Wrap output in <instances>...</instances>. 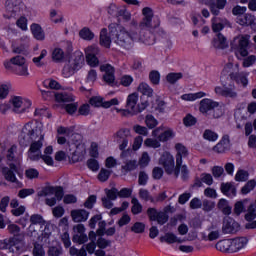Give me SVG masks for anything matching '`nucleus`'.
I'll list each match as a JSON object with an SVG mask.
<instances>
[{"instance_id": "obj_24", "label": "nucleus", "mask_w": 256, "mask_h": 256, "mask_svg": "<svg viewBox=\"0 0 256 256\" xmlns=\"http://www.w3.org/2000/svg\"><path fill=\"white\" fill-rule=\"evenodd\" d=\"M73 136V129L59 126L57 128V143L58 145H65L67 143V139Z\"/></svg>"}, {"instance_id": "obj_51", "label": "nucleus", "mask_w": 256, "mask_h": 256, "mask_svg": "<svg viewBox=\"0 0 256 256\" xmlns=\"http://www.w3.org/2000/svg\"><path fill=\"white\" fill-rule=\"evenodd\" d=\"M247 203H249V198L237 201L234 205V213L236 215H241V213H245V205H247Z\"/></svg>"}, {"instance_id": "obj_52", "label": "nucleus", "mask_w": 256, "mask_h": 256, "mask_svg": "<svg viewBox=\"0 0 256 256\" xmlns=\"http://www.w3.org/2000/svg\"><path fill=\"white\" fill-rule=\"evenodd\" d=\"M79 37L81 39H84V41H93V39L95 38V34L93 33V31H91V29L84 27L80 30Z\"/></svg>"}, {"instance_id": "obj_50", "label": "nucleus", "mask_w": 256, "mask_h": 256, "mask_svg": "<svg viewBox=\"0 0 256 256\" xmlns=\"http://www.w3.org/2000/svg\"><path fill=\"white\" fill-rule=\"evenodd\" d=\"M202 137H203V139H205V141H209L210 143H215V141H217L219 139V134H217V132H215L211 129H206L203 132Z\"/></svg>"}, {"instance_id": "obj_11", "label": "nucleus", "mask_w": 256, "mask_h": 256, "mask_svg": "<svg viewBox=\"0 0 256 256\" xmlns=\"http://www.w3.org/2000/svg\"><path fill=\"white\" fill-rule=\"evenodd\" d=\"M158 164H160L168 175H175L179 177V170L175 167V156L172 155L169 151H164L160 154L158 159Z\"/></svg>"}, {"instance_id": "obj_7", "label": "nucleus", "mask_w": 256, "mask_h": 256, "mask_svg": "<svg viewBox=\"0 0 256 256\" xmlns=\"http://www.w3.org/2000/svg\"><path fill=\"white\" fill-rule=\"evenodd\" d=\"M83 63H85V56L83 55V52H74L68 64H66L62 69V76L66 79H68V77H72V75H75V73L83 67Z\"/></svg>"}, {"instance_id": "obj_56", "label": "nucleus", "mask_w": 256, "mask_h": 256, "mask_svg": "<svg viewBox=\"0 0 256 256\" xmlns=\"http://www.w3.org/2000/svg\"><path fill=\"white\" fill-rule=\"evenodd\" d=\"M145 125L147 129H155L159 125V121L155 119V116L148 114L145 116Z\"/></svg>"}, {"instance_id": "obj_8", "label": "nucleus", "mask_w": 256, "mask_h": 256, "mask_svg": "<svg viewBox=\"0 0 256 256\" xmlns=\"http://www.w3.org/2000/svg\"><path fill=\"white\" fill-rule=\"evenodd\" d=\"M38 197H46V205L54 207L57 205V201L63 199V188L52 185L45 186L38 192Z\"/></svg>"}, {"instance_id": "obj_63", "label": "nucleus", "mask_w": 256, "mask_h": 256, "mask_svg": "<svg viewBox=\"0 0 256 256\" xmlns=\"http://www.w3.org/2000/svg\"><path fill=\"white\" fill-rule=\"evenodd\" d=\"M245 58L243 59L242 66L245 68L253 67L256 63V56L255 55H249V56H244Z\"/></svg>"}, {"instance_id": "obj_57", "label": "nucleus", "mask_w": 256, "mask_h": 256, "mask_svg": "<svg viewBox=\"0 0 256 256\" xmlns=\"http://www.w3.org/2000/svg\"><path fill=\"white\" fill-rule=\"evenodd\" d=\"M149 163H151V156H149L148 152H143L139 158L138 165L141 169H145V167L149 166Z\"/></svg>"}, {"instance_id": "obj_31", "label": "nucleus", "mask_w": 256, "mask_h": 256, "mask_svg": "<svg viewBox=\"0 0 256 256\" xmlns=\"http://www.w3.org/2000/svg\"><path fill=\"white\" fill-rule=\"evenodd\" d=\"M50 22L54 25H61L65 23V17L59 12V10L51 8L49 11Z\"/></svg>"}, {"instance_id": "obj_29", "label": "nucleus", "mask_w": 256, "mask_h": 256, "mask_svg": "<svg viewBox=\"0 0 256 256\" xmlns=\"http://www.w3.org/2000/svg\"><path fill=\"white\" fill-rule=\"evenodd\" d=\"M246 246H247V238L245 237L230 239V253H237V251H241V249H245Z\"/></svg>"}, {"instance_id": "obj_33", "label": "nucleus", "mask_w": 256, "mask_h": 256, "mask_svg": "<svg viewBox=\"0 0 256 256\" xmlns=\"http://www.w3.org/2000/svg\"><path fill=\"white\" fill-rule=\"evenodd\" d=\"M221 191L223 195H226V197L233 198L237 196V188H235V185L231 182L222 183Z\"/></svg>"}, {"instance_id": "obj_18", "label": "nucleus", "mask_w": 256, "mask_h": 256, "mask_svg": "<svg viewBox=\"0 0 256 256\" xmlns=\"http://www.w3.org/2000/svg\"><path fill=\"white\" fill-rule=\"evenodd\" d=\"M239 74V62L229 60V62L224 66L222 72H221V80L223 77H229L231 79H235L236 75Z\"/></svg>"}, {"instance_id": "obj_25", "label": "nucleus", "mask_w": 256, "mask_h": 256, "mask_svg": "<svg viewBox=\"0 0 256 256\" xmlns=\"http://www.w3.org/2000/svg\"><path fill=\"white\" fill-rule=\"evenodd\" d=\"M238 25L242 27H250L252 31L256 32V17L251 14H245L244 16H239L236 19Z\"/></svg>"}, {"instance_id": "obj_14", "label": "nucleus", "mask_w": 256, "mask_h": 256, "mask_svg": "<svg viewBox=\"0 0 256 256\" xmlns=\"http://www.w3.org/2000/svg\"><path fill=\"white\" fill-rule=\"evenodd\" d=\"M87 229L85 228V225L83 224H76L73 227V233H72V241L73 243H78V245H83L84 243H87L89 241V236H87V233H85Z\"/></svg>"}, {"instance_id": "obj_13", "label": "nucleus", "mask_w": 256, "mask_h": 256, "mask_svg": "<svg viewBox=\"0 0 256 256\" xmlns=\"http://www.w3.org/2000/svg\"><path fill=\"white\" fill-rule=\"evenodd\" d=\"M47 221L41 214H32L30 216V225L27 228V236L28 237H33L34 239H37L39 237V227L40 229H43V225H45Z\"/></svg>"}, {"instance_id": "obj_45", "label": "nucleus", "mask_w": 256, "mask_h": 256, "mask_svg": "<svg viewBox=\"0 0 256 256\" xmlns=\"http://www.w3.org/2000/svg\"><path fill=\"white\" fill-rule=\"evenodd\" d=\"M15 25L20 31H29V19L27 16L22 15L16 19Z\"/></svg>"}, {"instance_id": "obj_46", "label": "nucleus", "mask_w": 256, "mask_h": 256, "mask_svg": "<svg viewBox=\"0 0 256 256\" xmlns=\"http://www.w3.org/2000/svg\"><path fill=\"white\" fill-rule=\"evenodd\" d=\"M11 82L6 81L0 83V101H3V99H7L9 96V92L11 91Z\"/></svg>"}, {"instance_id": "obj_3", "label": "nucleus", "mask_w": 256, "mask_h": 256, "mask_svg": "<svg viewBox=\"0 0 256 256\" xmlns=\"http://www.w3.org/2000/svg\"><path fill=\"white\" fill-rule=\"evenodd\" d=\"M0 149L2 156H0V163H3L4 158L6 156V161H8V165L11 170L7 168H3L2 173L6 179V181H10L11 183H15L17 181V177L15 173H18L19 165H21V159L15 158V153H17V146L11 144L9 140H1L0 141Z\"/></svg>"}, {"instance_id": "obj_35", "label": "nucleus", "mask_w": 256, "mask_h": 256, "mask_svg": "<svg viewBox=\"0 0 256 256\" xmlns=\"http://www.w3.org/2000/svg\"><path fill=\"white\" fill-rule=\"evenodd\" d=\"M88 239L90 243L86 245V251H88L90 255H93V253H95V249H97V233H95V231H90Z\"/></svg>"}, {"instance_id": "obj_28", "label": "nucleus", "mask_w": 256, "mask_h": 256, "mask_svg": "<svg viewBox=\"0 0 256 256\" xmlns=\"http://www.w3.org/2000/svg\"><path fill=\"white\" fill-rule=\"evenodd\" d=\"M230 149L231 140L228 135H224L219 143L214 146L213 151H215V153H227Z\"/></svg>"}, {"instance_id": "obj_64", "label": "nucleus", "mask_w": 256, "mask_h": 256, "mask_svg": "<svg viewBox=\"0 0 256 256\" xmlns=\"http://www.w3.org/2000/svg\"><path fill=\"white\" fill-rule=\"evenodd\" d=\"M63 255V248L61 246H52L48 249V256Z\"/></svg>"}, {"instance_id": "obj_47", "label": "nucleus", "mask_w": 256, "mask_h": 256, "mask_svg": "<svg viewBox=\"0 0 256 256\" xmlns=\"http://www.w3.org/2000/svg\"><path fill=\"white\" fill-rule=\"evenodd\" d=\"M249 72H241L236 74L235 78H232L233 81H236L239 85H242L243 87H247L249 85Z\"/></svg>"}, {"instance_id": "obj_54", "label": "nucleus", "mask_w": 256, "mask_h": 256, "mask_svg": "<svg viewBox=\"0 0 256 256\" xmlns=\"http://www.w3.org/2000/svg\"><path fill=\"white\" fill-rule=\"evenodd\" d=\"M225 20H219V18H213L212 19V31L214 33H219V31H223L225 28Z\"/></svg>"}, {"instance_id": "obj_15", "label": "nucleus", "mask_w": 256, "mask_h": 256, "mask_svg": "<svg viewBox=\"0 0 256 256\" xmlns=\"http://www.w3.org/2000/svg\"><path fill=\"white\" fill-rule=\"evenodd\" d=\"M100 71L103 74V81L110 85V87H117V82L115 81V68L110 64H103L100 66Z\"/></svg>"}, {"instance_id": "obj_40", "label": "nucleus", "mask_w": 256, "mask_h": 256, "mask_svg": "<svg viewBox=\"0 0 256 256\" xmlns=\"http://www.w3.org/2000/svg\"><path fill=\"white\" fill-rule=\"evenodd\" d=\"M40 229L42 241H44V243H49V239L53 233V225H51V222L46 221L45 224H43V228Z\"/></svg>"}, {"instance_id": "obj_59", "label": "nucleus", "mask_w": 256, "mask_h": 256, "mask_svg": "<svg viewBox=\"0 0 256 256\" xmlns=\"http://www.w3.org/2000/svg\"><path fill=\"white\" fill-rule=\"evenodd\" d=\"M179 79H183V74L181 72H171L166 76V81L171 85H175V82L179 81Z\"/></svg>"}, {"instance_id": "obj_49", "label": "nucleus", "mask_w": 256, "mask_h": 256, "mask_svg": "<svg viewBox=\"0 0 256 256\" xmlns=\"http://www.w3.org/2000/svg\"><path fill=\"white\" fill-rule=\"evenodd\" d=\"M47 55H49V52L46 49L41 50L40 55L32 59V63H34L36 67H43L45 65V57H47Z\"/></svg>"}, {"instance_id": "obj_44", "label": "nucleus", "mask_w": 256, "mask_h": 256, "mask_svg": "<svg viewBox=\"0 0 256 256\" xmlns=\"http://www.w3.org/2000/svg\"><path fill=\"white\" fill-rule=\"evenodd\" d=\"M53 146H47L44 150V154L42 155V160L45 164H47L49 167H53Z\"/></svg>"}, {"instance_id": "obj_23", "label": "nucleus", "mask_w": 256, "mask_h": 256, "mask_svg": "<svg viewBox=\"0 0 256 256\" xmlns=\"http://www.w3.org/2000/svg\"><path fill=\"white\" fill-rule=\"evenodd\" d=\"M150 221H157L158 225H165V222L169 220L166 212H159L155 208H150L147 211Z\"/></svg>"}, {"instance_id": "obj_5", "label": "nucleus", "mask_w": 256, "mask_h": 256, "mask_svg": "<svg viewBox=\"0 0 256 256\" xmlns=\"http://www.w3.org/2000/svg\"><path fill=\"white\" fill-rule=\"evenodd\" d=\"M149 106V99H144L141 97L139 103V94L133 92L129 94L126 98V109L115 108L116 113H121L122 115H137L143 113Z\"/></svg>"}, {"instance_id": "obj_1", "label": "nucleus", "mask_w": 256, "mask_h": 256, "mask_svg": "<svg viewBox=\"0 0 256 256\" xmlns=\"http://www.w3.org/2000/svg\"><path fill=\"white\" fill-rule=\"evenodd\" d=\"M142 21L139 24V30L130 32L125 27L118 24H111L109 26L110 35L112 41L121 47L122 49H133L135 42L144 43L145 45H153L155 43V37L152 34L147 36V31L153 27H157V24L153 25V9L145 7L142 9Z\"/></svg>"}, {"instance_id": "obj_61", "label": "nucleus", "mask_w": 256, "mask_h": 256, "mask_svg": "<svg viewBox=\"0 0 256 256\" xmlns=\"http://www.w3.org/2000/svg\"><path fill=\"white\" fill-rule=\"evenodd\" d=\"M138 163L136 160H126L124 161V164L122 165L123 171H135L138 167Z\"/></svg>"}, {"instance_id": "obj_10", "label": "nucleus", "mask_w": 256, "mask_h": 256, "mask_svg": "<svg viewBox=\"0 0 256 256\" xmlns=\"http://www.w3.org/2000/svg\"><path fill=\"white\" fill-rule=\"evenodd\" d=\"M87 155V147L83 143L68 142V161L69 163H79Z\"/></svg>"}, {"instance_id": "obj_42", "label": "nucleus", "mask_w": 256, "mask_h": 256, "mask_svg": "<svg viewBox=\"0 0 256 256\" xmlns=\"http://www.w3.org/2000/svg\"><path fill=\"white\" fill-rule=\"evenodd\" d=\"M100 45L106 49L111 47V36H109L106 28L100 31Z\"/></svg>"}, {"instance_id": "obj_4", "label": "nucleus", "mask_w": 256, "mask_h": 256, "mask_svg": "<svg viewBox=\"0 0 256 256\" xmlns=\"http://www.w3.org/2000/svg\"><path fill=\"white\" fill-rule=\"evenodd\" d=\"M151 135L153 138H146L144 140V147H148L149 149H159L161 143H167V141H171V139L175 137V131L169 127L161 125L153 129Z\"/></svg>"}, {"instance_id": "obj_16", "label": "nucleus", "mask_w": 256, "mask_h": 256, "mask_svg": "<svg viewBox=\"0 0 256 256\" xmlns=\"http://www.w3.org/2000/svg\"><path fill=\"white\" fill-rule=\"evenodd\" d=\"M84 53L86 57V63L90 67L99 66V58H97V55H99V48L97 46H88L87 48H85Z\"/></svg>"}, {"instance_id": "obj_9", "label": "nucleus", "mask_w": 256, "mask_h": 256, "mask_svg": "<svg viewBox=\"0 0 256 256\" xmlns=\"http://www.w3.org/2000/svg\"><path fill=\"white\" fill-rule=\"evenodd\" d=\"M251 43V35L239 34L231 41V47L240 57H247L249 55V45Z\"/></svg>"}, {"instance_id": "obj_58", "label": "nucleus", "mask_w": 256, "mask_h": 256, "mask_svg": "<svg viewBox=\"0 0 256 256\" xmlns=\"http://www.w3.org/2000/svg\"><path fill=\"white\" fill-rule=\"evenodd\" d=\"M256 187V181L255 179L249 180L242 188H241V194L242 195H249L253 189Z\"/></svg>"}, {"instance_id": "obj_12", "label": "nucleus", "mask_w": 256, "mask_h": 256, "mask_svg": "<svg viewBox=\"0 0 256 256\" xmlns=\"http://www.w3.org/2000/svg\"><path fill=\"white\" fill-rule=\"evenodd\" d=\"M11 109L14 113L18 115H23V113H29L31 109V100L22 96H13L10 98Z\"/></svg>"}, {"instance_id": "obj_36", "label": "nucleus", "mask_w": 256, "mask_h": 256, "mask_svg": "<svg viewBox=\"0 0 256 256\" xmlns=\"http://www.w3.org/2000/svg\"><path fill=\"white\" fill-rule=\"evenodd\" d=\"M52 61L54 63H63L65 61L67 55L65 54V51L62 48L55 47L53 48L51 52Z\"/></svg>"}, {"instance_id": "obj_27", "label": "nucleus", "mask_w": 256, "mask_h": 256, "mask_svg": "<svg viewBox=\"0 0 256 256\" xmlns=\"http://www.w3.org/2000/svg\"><path fill=\"white\" fill-rule=\"evenodd\" d=\"M70 215L74 223H85L89 219V212L85 209H74Z\"/></svg>"}, {"instance_id": "obj_19", "label": "nucleus", "mask_w": 256, "mask_h": 256, "mask_svg": "<svg viewBox=\"0 0 256 256\" xmlns=\"http://www.w3.org/2000/svg\"><path fill=\"white\" fill-rule=\"evenodd\" d=\"M241 229V226L233 218H225L222 224L224 235H233Z\"/></svg>"}, {"instance_id": "obj_37", "label": "nucleus", "mask_w": 256, "mask_h": 256, "mask_svg": "<svg viewBox=\"0 0 256 256\" xmlns=\"http://www.w3.org/2000/svg\"><path fill=\"white\" fill-rule=\"evenodd\" d=\"M137 91L138 93H141V97H144V99H146L145 97H147V99H151V97H153V88L145 82H141L138 85Z\"/></svg>"}, {"instance_id": "obj_2", "label": "nucleus", "mask_w": 256, "mask_h": 256, "mask_svg": "<svg viewBox=\"0 0 256 256\" xmlns=\"http://www.w3.org/2000/svg\"><path fill=\"white\" fill-rule=\"evenodd\" d=\"M44 137L43 124H41V122L32 120L23 126L18 139L21 145H26V143L34 141L28 152V157L31 161H39V159H43L41 147H43Z\"/></svg>"}, {"instance_id": "obj_62", "label": "nucleus", "mask_w": 256, "mask_h": 256, "mask_svg": "<svg viewBox=\"0 0 256 256\" xmlns=\"http://www.w3.org/2000/svg\"><path fill=\"white\" fill-rule=\"evenodd\" d=\"M133 131L137 135H142L143 137H147V135H149V128H147L145 126H141L139 124H135L133 126Z\"/></svg>"}, {"instance_id": "obj_55", "label": "nucleus", "mask_w": 256, "mask_h": 256, "mask_svg": "<svg viewBox=\"0 0 256 256\" xmlns=\"http://www.w3.org/2000/svg\"><path fill=\"white\" fill-rule=\"evenodd\" d=\"M234 179L238 183H244L245 181H247V179H249V172L247 170L238 169Z\"/></svg>"}, {"instance_id": "obj_41", "label": "nucleus", "mask_w": 256, "mask_h": 256, "mask_svg": "<svg viewBox=\"0 0 256 256\" xmlns=\"http://www.w3.org/2000/svg\"><path fill=\"white\" fill-rule=\"evenodd\" d=\"M55 99L57 103H72V101H75V96L65 92H58L55 94Z\"/></svg>"}, {"instance_id": "obj_17", "label": "nucleus", "mask_w": 256, "mask_h": 256, "mask_svg": "<svg viewBox=\"0 0 256 256\" xmlns=\"http://www.w3.org/2000/svg\"><path fill=\"white\" fill-rule=\"evenodd\" d=\"M23 7V4L19 0H7L6 1V13H4V17L6 19H13L19 11H21V8Z\"/></svg>"}, {"instance_id": "obj_48", "label": "nucleus", "mask_w": 256, "mask_h": 256, "mask_svg": "<svg viewBox=\"0 0 256 256\" xmlns=\"http://www.w3.org/2000/svg\"><path fill=\"white\" fill-rule=\"evenodd\" d=\"M227 5V0H216L215 3L210 4V10L213 15H219V10L225 9Z\"/></svg>"}, {"instance_id": "obj_39", "label": "nucleus", "mask_w": 256, "mask_h": 256, "mask_svg": "<svg viewBox=\"0 0 256 256\" xmlns=\"http://www.w3.org/2000/svg\"><path fill=\"white\" fill-rule=\"evenodd\" d=\"M203 97H207V93L200 91V92H195V93L183 94L180 96V99L182 101L193 102V101H197V99H203Z\"/></svg>"}, {"instance_id": "obj_38", "label": "nucleus", "mask_w": 256, "mask_h": 256, "mask_svg": "<svg viewBox=\"0 0 256 256\" xmlns=\"http://www.w3.org/2000/svg\"><path fill=\"white\" fill-rule=\"evenodd\" d=\"M213 47L215 49H227L229 47V44L227 43V38L223 36V34L219 33L212 41Z\"/></svg>"}, {"instance_id": "obj_34", "label": "nucleus", "mask_w": 256, "mask_h": 256, "mask_svg": "<svg viewBox=\"0 0 256 256\" xmlns=\"http://www.w3.org/2000/svg\"><path fill=\"white\" fill-rule=\"evenodd\" d=\"M161 243H168L169 245L173 243H185V239L175 235L174 233H166L164 236L160 237Z\"/></svg>"}, {"instance_id": "obj_60", "label": "nucleus", "mask_w": 256, "mask_h": 256, "mask_svg": "<svg viewBox=\"0 0 256 256\" xmlns=\"http://www.w3.org/2000/svg\"><path fill=\"white\" fill-rule=\"evenodd\" d=\"M121 103H123V98L115 97V98H112L111 100L104 101L103 108L104 109H109L111 107H116L117 105H121Z\"/></svg>"}, {"instance_id": "obj_26", "label": "nucleus", "mask_w": 256, "mask_h": 256, "mask_svg": "<svg viewBox=\"0 0 256 256\" xmlns=\"http://www.w3.org/2000/svg\"><path fill=\"white\" fill-rule=\"evenodd\" d=\"M245 219L248 221L246 224V229H256V207L255 204H250L247 213L245 214Z\"/></svg>"}, {"instance_id": "obj_53", "label": "nucleus", "mask_w": 256, "mask_h": 256, "mask_svg": "<svg viewBox=\"0 0 256 256\" xmlns=\"http://www.w3.org/2000/svg\"><path fill=\"white\" fill-rule=\"evenodd\" d=\"M200 181L201 182L195 184L197 187H201V183H205V185L211 187V185H213V175L210 173H202L200 175Z\"/></svg>"}, {"instance_id": "obj_43", "label": "nucleus", "mask_w": 256, "mask_h": 256, "mask_svg": "<svg viewBox=\"0 0 256 256\" xmlns=\"http://www.w3.org/2000/svg\"><path fill=\"white\" fill-rule=\"evenodd\" d=\"M216 249L222 253H231V240L225 239L218 241L216 243Z\"/></svg>"}, {"instance_id": "obj_20", "label": "nucleus", "mask_w": 256, "mask_h": 256, "mask_svg": "<svg viewBox=\"0 0 256 256\" xmlns=\"http://www.w3.org/2000/svg\"><path fill=\"white\" fill-rule=\"evenodd\" d=\"M174 149L176 152V165L179 167L180 165H183V159H187V157H189V149H187V146L182 143H176Z\"/></svg>"}, {"instance_id": "obj_22", "label": "nucleus", "mask_w": 256, "mask_h": 256, "mask_svg": "<svg viewBox=\"0 0 256 256\" xmlns=\"http://www.w3.org/2000/svg\"><path fill=\"white\" fill-rule=\"evenodd\" d=\"M214 93L218 97H230V98H235L237 97V92L235 91V87H227L224 84L217 85L214 87Z\"/></svg>"}, {"instance_id": "obj_32", "label": "nucleus", "mask_w": 256, "mask_h": 256, "mask_svg": "<svg viewBox=\"0 0 256 256\" xmlns=\"http://www.w3.org/2000/svg\"><path fill=\"white\" fill-rule=\"evenodd\" d=\"M221 237V228L218 225H212L208 234L204 236L205 241H217Z\"/></svg>"}, {"instance_id": "obj_6", "label": "nucleus", "mask_w": 256, "mask_h": 256, "mask_svg": "<svg viewBox=\"0 0 256 256\" xmlns=\"http://www.w3.org/2000/svg\"><path fill=\"white\" fill-rule=\"evenodd\" d=\"M4 69L6 71H13L14 75H17L18 77H24L27 79V77L31 76V73L29 72V64L27 63V58L21 55L14 56L10 59H6L3 62Z\"/></svg>"}, {"instance_id": "obj_21", "label": "nucleus", "mask_w": 256, "mask_h": 256, "mask_svg": "<svg viewBox=\"0 0 256 256\" xmlns=\"http://www.w3.org/2000/svg\"><path fill=\"white\" fill-rule=\"evenodd\" d=\"M217 107H219V102L210 98H204L200 101L199 111L202 115H209V112L217 109Z\"/></svg>"}, {"instance_id": "obj_30", "label": "nucleus", "mask_w": 256, "mask_h": 256, "mask_svg": "<svg viewBox=\"0 0 256 256\" xmlns=\"http://www.w3.org/2000/svg\"><path fill=\"white\" fill-rule=\"evenodd\" d=\"M30 32L36 41H45V30L38 23H32L30 25Z\"/></svg>"}]
</instances>
